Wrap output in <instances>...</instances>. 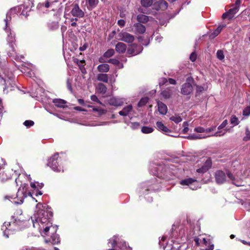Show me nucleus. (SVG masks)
<instances>
[{
    "instance_id": "obj_1",
    "label": "nucleus",
    "mask_w": 250,
    "mask_h": 250,
    "mask_svg": "<svg viewBox=\"0 0 250 250\" xmlns=\"http://www.w3.org/2000/svg\"><path fill=\"white\" fill-rule=\"evenodd\" d=\"M38 210L36 211L33 217H31V222L34 228H37L42 236L44 237L48 235L49 230L52 226L50 219L53 213L51 208L46 205H42L38 203L36 206Z\"/></svg>"
},
{
    "instance_id": "obj_2",
    "label": "nucleus",
    "mask_w": 250,
    "mask_h": 250,
    "mask_svg": "<svg viewBox=\"0 0 250 250\" xmlns=\"http://www.w3.org/2000/svg\"><path fill=\"white\" fill-rule=\"evenodd\" d=\"M17 8L14 9H11L10 12H8L6 15V18L4 20L5 23V26L4 30L7 33V41L9 44V46L11 48L13 51L12 53L9 52L8 55L9 57H12L17 61H21L22 59L24 58L22 55H18L16 52L15 49V42L16 41L15 33L13 31H12L10 27V21H11V18L9 16L13 13H15Z\"/></svg>"
},
{
    "instance_id": "obj_3",
    "label": "nucleus",
    "mask_w": 250,
    "mask_h": 250,
    "mask_svg": "<svg viewBox=\"0 0 250 250\" xmlns=\"http://www.w3.org/2000/svg\"><path fill=\"white\" fill-rule=\"evenodd\" d=\"M0 84L3 85V91L7 94L10 91L17 87L15 82V77L9 69H4L0 72Z\"/></svg>"
},
{
    "instance_id": "obj_4",
    "label": "nucleus",
    "mask_w": 250,
    "mask_h": 250,
    "mask_svg": "<svg viewBox=\"0 0 250 250\" xmlns=\"http://www.w3.org/2000/svg\"><path fill=\"white\" fill-rule=\"evenodd\" d=\"M27 185L26 184H23L21 185L19 188L18 191L16 194V197H14V196H5V198L10 200L12 199H16L14 202L15 204H21L23 203L24 199L27 197V194L29 196H32V194H31V192L27 193Z\"/></svg>"
},
{
    "instance_id": "obj_5",
    "label": "nucleus",
    "mask_w": 250,
    "mask_h": 250,
    "mask_svg": "<svg viewBox=\"0 0 250 250\" xmlns=\"http://www.w3.org/2000/svg\"><path fill=\"white\" fill-rule=\"evenodd\" d=\"M154 171L151 170L153 174L156 175L159 178L169 180L172 179V175L171 174L169 168L167 166H157L154 167Z\"/></svg>"
},
{
    "instance_id": "obj_6",
    "label": "nucleus",
    "mask_w": 250,
    "mask_h": 250,
    "mask_svg": "<svg viewBox=\"0 0 250 250\" xmlns=\"http://www.w3.org/2000/svg\"><path fill=\"white\" fill-rule=\"evenodd\" d=\"M232 181V183L236 186H240V185L237 184L234 182V177L233 174L229 171H227L226 173L222 170H217L215 173V178L216 182L218 184L224 183L227 181V176Z\"/></svg>"
},
{
    "instance_id": "obj_7",
    "label": "nucleus",
    "mask_w": 250,
    "mask_h": 250,
    "mask_svg": "<svg viewBox=\"0 0 250 250\" xmlns=\"http://www.w3.org/2000/svg\"><path fill=\"white\" fill-rule=\"evenodd\" d=\"M60 162V158L59 157V154L56 153L48 159L47 166L50 167L52 169L55 171L63 172V169L59 164Z\"/></svg>"
},
{
    "instance_id": "obj_8",
    "label": "nucleus",
    "mask_w": 250,
    "mask_h": 250,
    "mask_svg": "<svg viewBox=\"0 0 250 250\" xmlns=\"http://www.w3.org/2000/svg\"><path fill=\"white\" fill-rule=\"evenodd\" d=\"M194 82L193 79L191 77L187 79L186 82L183 84L181 88V93L183 95H188L192 91V83Z\"/></svg>"
},
{
    "instance_id": "obj_9",
    "label": "nucleus",
    "mask_w": 250,
    "mask_h": 250,
    "mask_svg": "<svg viewBox=\"0 0 250 250\" xmlns=\"http://www.w3.org/2000/svg\"><path fill=\"white\" fill-rule=\"evenodd\" d=\"M33 2L31 0L25 1L22 5L18 6V10L21 11V14L25 16L28 15V12L30 11L31 8L33 6Z\"/></svg>"
},
{
    "instance_id": "obj_10",
    "label": "nucleus",
    "mask_w": 250,
    "mask_h": 250,
    "mask_svg": "<svg viewBox=\"0 0 250 250\" xmlns=\"http://www.w3.org/2000/svg\"><path fill=\"white\" fill-rule=\"evenodd\" d=\"M22 221H21L20 220H15V222L13 223L10 222H4L3 225L2 226L1 229L3 231V235L5 236L6 238L9 237V231H10V229H8V227H9L11 225H13L14 226H20V224L22 223Z\"/></svg>"
},
{
    "instance_id": "obj_11",
    "label": "nucleus",
    "mask_w": 250,
    "mask_h": 250,
    "mask_svg": "<svg viewBox=\"0 0 250 250\" xmlns=\"http://www.w3.org/2000/svg\"><path fill=\"white\" fill-rule=\"evenodd\" d=\"M118 36L119 40L127 43L132 42L134 40V36L126 32H121Z\"/></svg>"
},
{
    "instance_id": "obj_12",
    "label": "nucleus",
    "mask_w": 250,
    "mask_h": 250,
    "mask_svg": "<svg viewBox=\"0 0 250 250\" xmlns=\"http://www.w3.org/2000/svg\"><path fill=\"white\" fill-rule=\"evenodd\" d=\"M119 239L117 236H114L112 238L109 240L108 244H110L109 245V247H115L117 246L119 249H116L115 250H121V249H124V246L125 244L126 246V244L125 242H117V240H118Z\"/></svg>"
},
{
    "instance_id": "obj_13",
    "label": "nucleus",
    "mask_w": 250,
    "mask_h": 250,
    "mask_svg": "<svg viewBox=\"0 0 250 250\" xmlns=\"http://www.w3.org/2000/svg\"><path fill=\"white\" fill-rule=\"evenodd\" d=\"M153 181H147L141 185V192L144 193L146 191L155 190L158 187L155 184H153Z\"/></svg>"
},
{
    "instance_id": "obj_14",
    "label": "nucleus",
    "mask_w": 250,
    "mask_h": 250,
    "mask_svg": "<svg viewBox=\"0 0 250 250\" xmlns=\"http://www.w3.org/2000/svg\"><path fill=\"white\" fill-rule=\"evenodd\" d=\"M143 50V47L135 43L132 44L127 50V53L131 56L136 55L141 53Z\"/></svg>"
},
{
    "instance_id": "obj_15",
    "label": "nucleus",
    "mask_w": 250,
    "mask_h": 250,
    "mask_svg": "<svg viewBox=\"0 0 250 250\" xmlns=\"http://www.w3.org/2000/svg\"><path fill=\"white\" fill-rule=\"evenodd\" d=\"M196 182V180L195 179L189 178L181 181L180 184L183 186H188L190 189L195 190L198 188V187L194 184Z\"/></svg>"
},
{
    "instance_id": "obj_16",
    "label": "nucleus",
    "mask_w": 250,
    "mask_h": 250,
    "mask_svg": "<svg viewBox=\"0 0 250 250\" xmlns=\"http://www.w3.org/2000/svg\"><path fill=\"white\" fill-rule=\"evenodd\" d=\"M125 103H127L126 99L117 97H112L109 100L110 105L119 106L122 105Z\"/></svg>"
},
{
    "instance_id": "obj_17",
    "label": "nucleus",
    "mask_w": 250,
    "mask_h": 250,
    "mask_svg": "<svg viewBox=\"0 0 250 250\" xmlns=\"http://www.w3.org/2000/svg\"><path fill=\"white\" fill-rule=\"evenodd\" d=\"M71 14L74 17L83 18L84 16V12L80 8L78 4H75L71 11Z\"/></svg>"
},
{
    "instance_id": "obj_18",
    "label": "nucleus",
    "mask_w": 250,
    "mask_h": 250,
    "mask_svg": "<svg viewBox=\"0 0 250 250\" xmlns=\"http://www.w3.org/2000/svg\"><path fill=\"white\" fill-rule=\"evenodd\" d=\"M168 6L167 3L164 0H160L155 2L153 5V8L156 10H165Z\"/></svg>"
},
{
    "instance_id": "obj_19",
    "label": "nucleus",
    "mask_w": 250,
    "mask_h": 250,
    "mask_svg": "<svg viewBox=\"0 0 250 250\" xmlns=\"http://www.w3.org/2000/svg\"><path fill=\"white\" fill-rule=\"evenodd\" d=\"M212 162L210 159H208L201 167L196 169L198 173H204L207 172L211 167Z\"/></svg>"
},
{
    "instance_id": "obj_20",
    "label": "nucleus",
    "mask_w": 250,
    "mask_h": 250,
    "mask_svg": "<svg viewBox=\"0 0 250 250\" xmlns=\"http://www.w3.org/2000/svg\"><path fill=\"white\" fill-rule=\"evenodd\" d=\"M156 125V128L159 131L162 132L163 133L167 135L169 133L171 132V130L169 128H168L166 126H165L162 122H157Z\"/></svg>"
},
{
    "instance_id": "obj_21",
    "label": "nucleus",
    "mask_w": 250,
    "mask_h": 250,
    "mask_svg": "<svg viewBox=\"0 0 250 250\" xmlns=\"http://www.w3.org/2000/svg\"><path fill=\"white\" fill-rule=\"evenodd\" d=\"M157 106L158 111L160 114L164 115L167 114V107L165 104L160 101H158Z\"/></svg>"
},
{
    "instance_id": "obj_22",
    "label": "nucleus",
    "mask_w": 250,
    "mask_h": 250,
    "mask_svg": "<svg viewBox=\"0 0 250 250\" xmlns=\"http://www.w3.org/2000/svg\"><path fill=\"white\" fill-rule=\"evenodd\" d=\"M134 27L136 33L142 34L146 31L145 26L140 23H135Z\"/></svg>"
},
{
    "instance_id": "obj_23",
    "label": "nucleus",
    "mask_w": 250,
    "mask_h": 250,
    "mask_svg": "<svg viewBox=\"0 0 250 250\" xmlns=\"http://www.w3.org/2000/svg\"><path fill=\"white\" fill-rule=\"evenodd\" d=\"M115 53V51L113 49H108L104 54L103 57H101L99 59V62L101 63H104L105 62V61L104 60V58H108L114 55Z\"/></svg>"
},
{
    "instance_id": "obj_24",
    "label": "nucleus",
    "mask_w": 250,
    "mask_h": 250,
    "mask_svg": "<svg viewBox=\"0 0 250 250\" xmlns=\"http://www.w3.org/2000/svg\"><path fill=\"white\" fill-rule=\"evenodd\" d=\"M132 106L131 104H128L124 107L123 109L119 111V114L122 116H126L129 115L130 112L132 110Z\"/></svg>"
},
{
    "instance_id": "obj_25",
    "label": "nucleus",
    "mask_w": 250,
    "mask_h": 250,
    "mask_svg": "<svg viewBox=\"0 0 250 250\" xmlns=\"http://www.w3.org/2000/svg\"><path fill=\"white\" fill-rule=\"evenodd\" d=\"M53 103L56 106L60 108H65L67 107L66 102L62 99H55L53 100Z\"/></svg>"
},
{
    "instance_id": "obj_26",
    "label": "nucleus",
    "mask_w": 250,
    "mask_h": 250,
    "mask_svg": "<svg viewBox=\"0 0 250 250\" xmlns=\"http://www.w3.org/2000/svg\"><path fill=\"white\" fill-rule=\"evenodd\" d=\"M126 49V45L123 42H119L116 45L115 50L119 53L123 54L125 53Z\"/></svg>"
},
{
    "instance_id": "obj_27",
    "label": "nucleus",
    "mask_w": 250,
    "mask_h": 250,
    "mask_svg": "<svg viewBox=\"0 0 250 250\" xmlns=\"http://www.w3.org/2000/svg\"><path fill=\"white\" fill-rule=\"evenodd\" d=\"M87 9L92 10L95 8L98 4L99 0H85Z\"/></svg>"
},
{
    "instance_id": "obj_28",
    "label": "nucleus",
    "mask_w": 250,
    "mask_h": 250,
    "mask_svg": "<svg viewBox=\"0 0 250 250\" xmlns=\"http://www.w3.org/2000/svg\"><path fill=\"white\" fill-rule=\"evenodd\" d=\"M151 19L152 17L143 14H139L137 16V20L140 23H146Z\"/></svg>"
},
{
    "instance_id": "obj_29",
    "label": "nucleus",
    "mask_w": 250,
    "mask_h": 250,
    "mask_svg": "<svg viewBox=\"0 0 250 250\" xmlns=\"http://www.w3.org/2000/svg\"><path fill=\"white\" fill-rule=\"evenodd\" d=\"M49 242H51L53 245L58 244L60 242V238L58 235L56 233H53L49 240L47 239L45 240V243H47Z\"/></svg>"
},
{
    "instance_id": "obj_30",
    "label": "nucleus",
    "mask_w": 250,
    "mask_h": 250,
    "mask_svg": "<svg viewBox=\"0 0 250 250\" xmlns=\"http://www.w3.org/2000/svg\"><path fill=\"white\" fill-rule=\"evenodd\" d=\"M226 27L225 24L219 25L215 30L209 35V38L214 39L221 32L222 30Z\"/></svg>"
},
{
    "instance_id": "obj_31",
    "label": "nucleus",
    "mask_w": 250,
    "mask_h": 250,
    "mask_svg": "<svg viewBox=\"0 0 250 250\" xmlns=\"http://www.w3.org/2000/svg\"><path fill=\"white\" fill-rule=\"evenodd\" d=\"M97 69L100 72L106 73L109 71V66L106 63L101 64L98 65Z\"/></svg>"
},
{
    "instance_id": "obj_32",
    "label": "nucleus",
    "mask_w": 250,
    "mask_h": 250,
    "mask_svg": "<svg viewBox=\"0 0 250 250\" xmlns=\"http://www.w3.org/2000/svg\"><path fill=\"white\" fill-rule=\"evenodd\" d=\"M97 79L98 81H101L104 83L108 82V76L106 74L100 73L98 74Z\"/></svg>"
},
{
    "instance_id": "obj_33",
    "label": "nucleus",
    "mask_w": 250,
    "mask_h": 250,
    "mask_svg": "<svg viewBox=\"0 0 250 250\" xmlns=\"http://www.w3.org/2000/svg\"><path fill=\"white\" fill-rule=\"evenodd\" d=\"M97 89L99 93H102V94L105 93V92H106V90H107V88H106V86L102 83H98L97 87Z\"/></svg>"
},
{
    "instance_id": "obj_34",
    "label": "nucleus",
    "mask_w": 250,
    "mask_h": 250,
    "mask_svg": "<svg viewBox=\"0 0 250 250\" xmlns=\"http://www.w3.org/2000/svg\"><path fill=\"white\" fill-rule=\"evenodd\" d=\"M161 94L164 99H167L170 98L172 92L170 89H167L162 91Z\"/></svg>"
},
{
    "instance_id": "obj_35",
    "label": "nucleus",
    "mask_w": 250,
    "mask_h": 250,
    "mask_svg": "<svg viewBox=\"0 0 250 250\" xmlns=\"http://www.w3.org/2000/svg\"><path fill=\"white\" fill-rule=\"evenodd\" d=\"M108 62L112 63L113 64L119 66V68H122L124 67V65L122 63H121L120 62L116 59H110L108 61Z\"/></svg>"
},
{
    "instance_id": "obj_36",
    "label": "nucleus",
    "mask_w": 250,
    "mask_h": 250,
    "mask_svg": "<svg viewBox=\"0 0 250 250\" xmlns=\"http://www.w3.org/2000/svg\"><path fill=\"white\" fill-rule=\"evenodd\" d=\"M48 27L51 30H55L58 28L59 24L58 22L52 21L48 23Z\"/></svg>"
},
{
    "instance_id": "obj_37",
    "label": "nucleus",
    "mask_w": 250,
    "mask_h": 250,
    "mask_svg": "<svg viewBox=\"0 0 250 250\" xmlns=\"http://www.w3.org/2000/svg\"><path fill=\"white\" fill-rule=\"evenodd\" d=\"M169 119L176 124H178L182 121V118L179 115H175L174 116H172L170 117Z\"/></svg>"
},
{
    "instance_id": "obj_38",
    "label": "nucleus",
    "mask_w": 250,
    "mask_h": 250,
    "mask_svg": "<svg viewBox=\"0 0 250 250\" xmlns=\"http://www.w3.org/2000/svg\"><path fill=\"white\" fill-rule=\"evenodd\" d=\"M154 128L152 127L144 126L142 127L141 131L144 134H148L152 132Z\"/></svg>"
},
{
    "instance_id": "obj_39",
    "label": "nucleus",
    "mask_w": 250,
    "mask_h": 250,
    "mask_svg": "<svg viewBox=\"0 0 250 250\" xmlns=\"http://www.w3.org/2000/svg\"><path fill=\"white\" fill-rule=\"evenodd\" d=\"M141 3L143 6L148 7L152 4L153 0H141Z\"/></svg>"
},
{
    "instance_id": "obj_40",
    "label": "nucleus",
    "mask_w": 250,
    "mask_h": 250,
    "mask_svg": "<svg viewBox=\"0 0 250 250\" xmlns=\"http://www.w3.org/2000/svg\"><path fill=\"white\" fill-rule=\"evenodd\" d=\"M230 122L233 126H235L239 124V121L235 115H232L230 119Z\"/></svg>"
},
{
    "instance_id": "obj_41",
    "label": "nucleus",
    "mask_w": 250,
    "mask_h": 250,
    "mask_svg": "<svg viewBox=\"0 0 250 250\" xmlns=\"http://www.w3.org/2000/svg\"><path fill=\"white\" fill-rule=\"evenodd\" d=\"M148 98L147 97H143L142 98L138 104V106L139 107H142L144 106L148 101Z\"/></svg>"
},
{
    "instance_id": "obj_42",
    "label": "nucleus",
    "mask_w": 250,
    "mask_h": 250,
    "mask_svg": "<svg viewBox=\"0 0 250 250\" xmlns=\"http://www.w3.org/2000/svg\"><path fill=\"white\" fill-rule=\"evenodd\" d=\"M238 11V8L237 7H234V8L230 9L228 12L229 13V18H232L234 15Z\"/></svg>"
},
{
    "instance_id": "obj_43",
    "label": "nucleus",
    "mask_w": 250,
    "mask_h": 250,
    "mask_svg": "<svg viewBox=\"0 0 250 250\" xmlns=\"http://www.w3.org/2000/svg\"><path fill=\"white\" fill-rule=\"evenodd\" d=\"M246 136L243 138V141H248L250 140V131L249 130L248 127L246 128Z\"/></svg>"
},
{
    "instance_id": "obj_44",
    "label": "nucleus",
    "mask_w": 250,
    "mask_h": 250,
    "mask_svg": "<svg viewBox=\"0 0 250 250\" xmlns=\"http://www.w3.org/2000/svg\"><path fill=\"white\" fill-rule=\"evenodd\" d=\"M30 186L32 188H42L43 187L42 183H39L38 182H37L36 183L35 182H31Z\"/></svg>"
},
{
    "instance_id": "obj_45",
    "label": "nucleus",
    "mask_w": 250,
    "mask_h": 250,
    "mask_svg": "<svg viewBox=\"0 0 250 250\" xmlns=\"http://www.w3.org/2000/svg\"><path fill=\"white\" fill-rule=\"evenodd\" d=\"M216 56L220 60H223L224 59V53L222 50H219L217 51Z\"/></svg>"
},
{
    "instance_id": "obj_46",
    "label": "nucleus",
    "mask_w": 250,
    "mask_h": 250,
    "mask_svg": "<svg viewBox=\"0 0 250 250\" xmlns=\"http://www.w3.org/2000/svg\"><path fill=\"white\" fill-rule=\"evenodd\" d=\"M34 124V122L31 120H26L23 123V125L29 128L33 126Z\"/></svg>"
},
{
    "instance_id": "obj_47",
    "label": "nucleus",
    "mask_w": 250,
    "mask_h": 250,
    "mask_svg": "<svg viewBox=\"0 0 250 250\" xmlns=\"http://www.w3.org/2000/svg\"><path fill=\"white\" fill-rule=\"evenodd\" d=\"M243 115L246 116H248L250 115V106H247L243 110Z\"/></svg>"
},
{
    "instance_id": "obj_48",
    "label": "nucleus",
    "mask_w": 250,
    "mask_h": 250,
    "mask_svg": "<svg viewBox=\"0 0 250 250\" xmlns=\"http://www.w3.org/2000/svg\"><path fill=\"white\" fill-rule=\"evenodd\" d=\"M140 126V124L138 122H132L130 123V127L133 129H137Z\"/></svg>"
},
{
    "instance_id": "obj_49",
    "label": "nucleus",
    "mask_w": 250,
    "mask_h": 250,
    "mask_svg": "<svg viewBox=\"0 0 250 250\" xmlns=\"http://www.w3.org/2000/svg\"><path fill=\"white\" fill-rule=\"evenodd\" d=\"M72 80H70L69 78L67 79V87L68 90L72 93L73 92V89L71 86V83Z\"/></svg>"
},
{
    "instance_id": "obj_50",
    "label": "nucleus",
    "mask_w": 250,
    "mask_h": 250,
    "mask_svg": "<svg viewBox=\"0 0 250 250\" xmlns=\"http://www.w3.org/2000/svg\"><path fill=\"white\" fill-rule=\"evenodd\" d=\"M183 125L184 126V129H183V132L184 133H187L188 130V123L187 122H185L183 123Z\"/></svg>"
},
{
    "instance_id": "obj_51",
    "label": "nucleus",
    "mask_w": 250,
    "mask_h": 250,
    "mask_svg": "<svg viewBox=\"0 0 250 250\" xmlns=\"http://www.w3.org/2000/svg\"><path fill=\"white\" fill-rule=\"evenodd\" d=\"M91 100L93 101L97 102L99 104H102V103L99 100L98 97L95 95H92L90 97Z\"/></svg>"
},
{
    "instance_id": "obj_52",
    "label": "nucleus",
    "mask_w": 250,
    "mask_h": 250,
    "mask_svg": "<svg viewBox=\"0 0 250 250\" xmlns=\"http://www.w3.org/2000/svg\"><path fill=\"white\" fill-rule=\"evenodd\" d=\"M194 131L198 133L205 132V128L201 126H198L194 128Z\"/></svg>"
},
{
    "instance_id": "obj_53",
    "label": "nucleus",
    "mask_w": 250,
    "mask_h": 250,
    "mask_svg": "<svg viewBox=\"0 0 250 250\" xmlns=\"http://www.w3.org/2000/svg\"><path fill=\"white\" fill-rule=\"evenodd\" d=\"M205 90V88L201 85H196V92L198 93H200Z\"/></svg>"
},
{
    "instance_id": "obj_54",
    "label": "nucleus",
    "mask_w": 250,
    "mask_h": 250,
    "mask_svg": "<svg viewBox=\"0 0 250 250\" xmlns=\"http://www.w3.org/2000/svg\"><path fill=\"white\" fill-rule=\"evenodd\" d=\"M228 125L227 120H224L223 123L218 126V129H221L225 127Z\"/></svg>"
},
{
    "instance_id": "obj_55",
    "label": "nucleus",
    "mask_w": 250,
    "mask_h": 250,
    "mask_svg": "<svg viewBox=\"0 0 250 250\" xmlns=\"http://www.w3.org/2000/svg\"><path fill=\"white\" fill-rule=\"evenodd\" d=\"M93 111L94 112H98L99 113V114L101 115L104 113V110L102 109H99L97 107H94L93 108Z\"/></svg>"
},
{
    "instance_id": "obj_56",
    "label": "nucleus",
    "mask_w": 250,
    "mask_h": 250,
    "mask_svg": "<svg viewBox=\"0 0 250 250\" xmlns=\"http://www.w3.org/2000/svg\"><path fill=\"white\" fill-rule=\"evenodd\" d=\"M167 82V80L166 78H162L159 80V84L163 85Z\"/></svg>"
},
{
    "instance_id": "obj_57",
    "label": "nucleus",
    "mask_w": 250,
    "mask_h": 250,
    "mask_svg": "<svg viewBox=\"0 0 250 250\" xmlns=\"http://www.w3.org/2000/svg\"><path fill=\"white\" fill-rule=\"evenodd\" d=\"M189 58H190V60L192 62H194L196 60V53H194V52H192L190 54Z\"/></svg>"
},
{
    "instance_id": "obj_58",
    "label": "nucleus",
    "mask_w": 250,
    "mask_h": 250,
    "mask_svg": "<svg viewBox=\"0 0 250 250\" xmlns=\"http://www.w3.org/2000/svg\"><path fill=\"white\" fill-rule=\"evenodd\" d=\"M125 21L124 20H119L118 21V24L119 26L123 27L125 25Z\"/></svg>"
},
{
    "instance_id": "obj_59",
    "label": "nucleus",
    "mask_w": 250,
    "mask_h": 250,
    "mask_svg": "<svg viewBox=\"0 0 250 250\" xmlns=\"http://www.w3.org/2000/svg\"><path fill=\"white\" fill-rule=\"evenodd\" d=\"M189 138H190L191 139H202L204 138V137H202L200 135H191L188 137Z\"/></svg>"
},
{
    "instance_id": "obj_60",
    "label": "nucleus",
    "mask_w": 250,
    "mask_h": 250,
    "mask_svg": "<svg viewBox=\"0 0 250 250\" xmlns=\"http://www.w3.org/2000/svg\"><path fill=\"white\" fill-rule=\"evenodd\" d=\"M215 129V126L205 128V133H208Z\"/></svg>"
},
{
    "instance_id": "obj_61",
    "label": "nucleus",
    "mask_w": 250,
    "mask_h": 250,
    "mask_svg": "<svg viewBox=\"0 0 250 250\" xmlns=\"http://www.w3.org/2000/svg\"><path fill=\"white\" fill-rule=\"evenodd\" d=\"M229 17H230V15L228 11L227 13H224L222 15L223 19H226V18L230 19Z\"/></svg>"
},
{
    "instance_id": "obj_62",
    "label": "nucleus",
    "mask_w": 250,
    "mask_h": 250,
    "mask_svg": "<svg viewBox=\"0 0 250 250\" xmlns=\"http://www.w3.org/2000/svg\"><path fill=\"white\" fill-rule=\"evenodd\" d=\"M67 29L66 26L65 25H62L61 29L62 33V36H63L64 33Z\"/></svg>"
},
{
    "instance_id": "obj_63",
    "label": "nucleus",
    "mask_w": 250,
    "mask_h": 250,
    "mask_svg": "<svg viewBox=\"0 0 250 250\" xmlns=\"http://www.w3.org/2000/svg\"><path fill=\"white\" fill-rule=\"evenodd\" d=\"M213 249H214V245L209 244L208 248H207L206 249V250H213Z\"/></svg>"
},
{
    "instance_id": "obj_64",
    "label": "nucleus",
    "mask_w": 250,
    "mask_h": 250,
    "mask_svg": "<svg viewBox=\"0 0 250 250\" xmlns=\"http://www.w3.org/2000/svg\"><path fill=\"white\" fill-rule=\"evenodd\" d=\"M168 82L170 84H175L176 83V81L172 78H169L168 79Z\"/></svg>"
}]
</instances>
